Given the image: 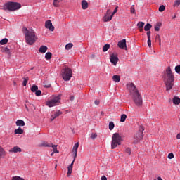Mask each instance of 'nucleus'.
I'll return each mask as SVG.
<instances>
[{
  "mask_svg": "<svg viewBox=\"0 0 180 180\" xmlns=\"http://www.w3.org/2000/svg\"><path fill=\"white\" fill-rule=\"evenodd\" d=\"M144 25H145L144 22L139 21L137 23L136 26L138 29H143L144 27Z\"/></svg>",
  "mask_w": 180,
  "mask_h": 180,
  "instance_id": "nucleus-27",
  "label": "nucleus"
},
{
  "mask_svg": "<svg viewBox=\"0 0 180 180\" xmlns=\"http://www.w3.org/2000/svg\"><path fill=\"white\" fill-rule=\"evenodd\" d=\"M62 1L63 0H53V6L55 8H60V4H61Z\"/></svg>",
  "mask_w": 180,
  "mask_h": 180,
  "instance_id": "nucleus-18",
  "label": "nucleus"
},
{
  "mask_svg": "<svg viewBox=\"0 0 180 180\" xmlns=\"http://www.w3.org/2000/svg\"><path fill=\"white\" fill-rule=\"evenodd\" d=\"M39 89V87L37 85H33L31 87L32 92H36Z\"/></svg>",
  "mask_w": 180,
  "mask_h": 180,
  "instance_id": "nucleus-37",
  "label": "nucleus"
},
{
  "mask_svg": "<svg viewBox=\"0 0 180 180\" xmlns=\"http://www.w3.org/2000/svg\"><path fill=\"white\" fill-rule=\"evenodd\" d=\"M15 134H23V129L20 127H18L17 129L14 131Z\"/></svg>",
  "mask_w": 180,
  "mask_h": 180,
  "instance_id": "nucleus-26",
  "label": "nucleus"
},
{
  "mask_svg": "<svg viewBox=\"0 0 180 180\" xmlns=\"http://www.w3.org/2000/svg\"><path fill=\"white\" fill-rule=\"evenodd\" d=\"M110 48V45L107 44L103 46V51L105 53V52H106L107 50H109Z\"/></svg>",
  "mask_w": 180,
  "mask_h": 180,
  "instance_id": "nucleus-31",
  "label": "nucleus"
},
{
  "mask_svg": "<svg viewBox=\"0 0 180 180\" xmlns=\"http://www.w3.org/2000/svg\"><path fill=\"white\" fill-rule=\"evenodd\" d=\"M52 56H53V54L51 53V52H48L45 54L46 60H51Z\"/></svg>",
  "mask_w": 180,
  "mask_h": 180,
  "instance_id": "nucleus-28",
  "label": "nucleus"
},
{
  "mask_svg": "<svg viewBox=\"0 0 180 180\" xmlns=\"http://www.w3.org/2000/svg\"><path fill=\"white\" fill-rule=\"evenodd\" d=\"M47 50H49V48L47 46H41L39 48V53H46V51H47Z\"/></svg>",
  "mask_w": 180,
  "mask_h": 180,
  "instance_id": "nucleus-17",
  "label": "nucleus"
},
{
  "mask_svg": "<svg viewBox=\"0 0 180 180\" xmlns=\"http://www.w3.org/2000/svg\"><path fill=\"white\" fill-rule=\"evenodd\" d=\"M92 58H95V55L91 56Z\"/></svg>",
  "mask_w": 180,
  "mask_h": 180,
  "instance_id": "nucleus-59",
  "label": "nucleus"
},
{
  "mask_svg": "<svg viewBox=\"0 0 180 180\" xmlns=\"http://www.w3.org/2000/svg\"><path fill=\"white\" fill-rule=\"evenodd\" d=\"M94 103H95V105H99V101L98 100H96L94 101Z\"/></svg>",
  "mask_w": 180,
  "mask_h": 180,
  "instance_id": "nucleus-51",
  "label": "nucleus"
},
{
  "mask_svg": "<svg viewBox=\"0 0 180 180\" xmlns=\"http://www.w3.org/2000/svg\"><path fill=\"white\" fill-rule=\"evenodd\" d=\"M22 33L25 36V41L27 44L32 46L37 41V36H36V32L33 29H27L24 27L22 28Z\"/></svg>",
  "mask_w": 180,
  "mask_h": 180,
  "instance_id": "nucleus-3",
  "label": "nucleus"
},
{
  "mask_svg": "<svg viewBox=\"0 0 180 180\" xmlns=\"http://www.w3.org/2000/svg\"><path fill=\"white\" fill-rule=\"evenodd\" d=\"M148 40H151V36H148Z\"/></svg>",
  "mask_w": 180,
  "mask_h": 180,
  "instance_id": "nucleus-56",
  "label": "nucleus"
},
{
  "mask_svg": "<svg viewBox=\"0 0 180 180\" xmlns=\"http://www.w3.org/2000/svg\"><path fill=\"white\" fill-rule=\"evenodd\" d=\"M25 108L26 110H27V112H29V108L27 107V105L26 104H25Z\"/></svg>",
  "mask_w": 180,
  "mask_h": 180,
  "instance_id": "nucleus-53",
  "label": "nucleus"
},
{
  "mask_svg": "<svg viewBox=\"0 0 180 180\" xmlns=\"http://www.w3.org/2000/svg\"><path fill=\"white\" fill-rule=\"evenodd\" d=\"M162 78L165 84L166 85V91H171V89H172V86H174V79L175 77L174 76V73H172L170 66L167 68Z\"/></svg>",
  "mask_w": 180,
  "mask_h": 180,
  "instance_id": "nucleus-2",
  "label": "nucleus"
},
{
  "mask_svg": "<svg viewBox=\"0 0 180 180\" xmlns=\"http://www.w3.org/2000/svg\"><path fill=\"white\" fill-rule=\"evenodd\" d=\"M110 63H112V64L113 65H117V62L119 61V58L117 57V55L112 53L110 56Z\"/></svg>",
  "mask_w": 180,
  "mask_h": 180,
  "instance_id": "nucleus-11",
  "label": "nucleus"
},
{
  "mask_svg": "<svg viewBox=\"0 0 180 180\" xmlns=\"http://www.w3.org/2000/svg\"><path fill=\"white\" fill-rule=\"evenodd\" d=\"M23 82H22V85H23V86H26V85H27V82H28V81H29V77H24L23 78Z\"/></svg>",
  "mask_w": 180,
  "mask_h": 180,
  "instance_id": "nucleus-32",
  "label": "nucleus"
},
{
  "mask_svg": "<svg viewBox=\"0 0 180 180\" xmlns=\"http://www.w3.org/2000/svg\"><path fill=\"white\" fill-rule=\"evenodd\" d=\"M54 153H55L54 152H52V153H51V156L53 157V156L54 155Z\"/></svg>",
  "mask_w": 180,
  "mask_h": 180,
  "instance_id": "nucleus-57",
  "label": "nucleus"
},
{
  "mask_svg": "<svg viewBox=\"0 0 180 180\" xmlns=\"http://www.w3.org/2000/svg\"><path fill=\"white\" fill-rule=\"evenodd\" d=\"M16 126H25V121L18 120L16 121Z\"/></svg>",
  "mask_w": 180,
  "mask_h": 180,
  "instance_id": "nucleus-29",
  "label": "nucleus"
},
{
  "mask_svg": "<svg viewBox=\"0 0 180 180\" xmlns=\"http://www.w3.org/2000/svg\"><path fill=\"white\" fill-rule=\"evenodd\" d=\"M60 101H61V94H58L51 100L46 102V106L49 108H53V106H58L60 105Z\"/></svg>",
  "mask_w": 180,
  "mask_h": 180,
  "instance_id": "nucleus-7",
  "label": "nucleus"
},
{
  "mask_svg": "<svg viewBox=\"0 0 180 180\" xmlns=\"http://www.w3.org/2000/svg\"><path fill=\"white\" fill-rule=\"evenodd\" d=\"M113 129H115V123H113V122H110L109 123V130H112Z\"/></svg>",
  "mask_w": 180,
  "mask_h": 180,
  "instance_id": "nucleus-38",
  "label": "nucleus"
},
{
  "mask_svg": "<svg viewBox=\"0 0 180 180\" xmlns=\"http://www.w3.org/2000/svg\"><path fill=\"white\" fill-rule=\"evenodd\" d=\"M78 147H79V143H76L72 148V153L73 154V161L70 164V165L68 166V176H70L71 174H72V167L74 165V162H75V159L77 158V155L78 154Z\"/></svg>",
  "mask_w": 180,
  "mask_h": 180,
  "instance_id": "nucleus-4",
  "label": "nucleus"
},
{
  "mask_svg": "<svg viewBox=\"0 0 180 180\" xmlns=\"http://www.w3.org/2000/svg\"><path fill=\"white\" fill-rule=\"evenodd\" d=\"M139 32H143V28H139Z\"/></svg>",
  "mask_w": 180,
  "mask_h": 180,
  "instance_id": "nucleus-58",
  "label": "nucleus"
},
{
  "mask_svg": "<svg viewBox=\"0 0 180 180\" xmlns=\"http://www.w3.org/2000/svg\"><path fill=\"white\" fill-rule=\"evenodd\" d=\"M112 79L115 82H120V77L117 75H113Z\"/></svg>",
  "mask_w": 180,
  "mask_h": 180,
  "instance_id": "nucleus-25",
  "label": "nucleus"
},
{
  "mask_svg": "<svg viewBox=\"0 0 180 180\" xmlns=\"http://www.w3.org/2000/svg\"><path fill=\"white\" fill-rule=\"evenodd\" d=\"M167 158H169V160H172V158H174V153H169Z\"/></svg>",
  "mask_w": 180,
  "mask_h": 180,
  "instance_id": "nucleus-46",
  "label": "nucleus"
},
{
  "mask_svg": "<svg viewBox=\"0 0 180 180\" xmlns=\"http://www.w3.org/2000/svg\"><path fill=\"white\" fill-rule=\"evenodd\" d=\"M10 153H22V149L18 146H15L13 148H12L10 150H9Z\"/></svg>",
  "mask_w": 180,
  "mask_h": 180,
  "instance_id": "nucleus-15",
  "label": "nucleus"
},
{
  "mask_svg": "<svg viewBox=\"0 0 180 180\" xmlns=\"http://www.w3.org/2000/svg\"><path fill=\"white\" fill-rule=\"evenodd\" d=\"M127 89L129 91V94L133 98V101L136 106H141L143 105V99L139 90L136 88V86L133 83L127 84Z\"/></svg>",
  "mask_w": 180,
  "mask_h": 180,
  "instance_id": "nucleus-1",
  "label": "nucleus"
},
{
  "mask_svg": "<svg viewBox=\"0 0 180 180\" xmlns=\"http://www.w3.org/2000/svg\"><path fill=\"white\" fill-rule=\"evenodd\" d=\"M165 11V6L162 5L159 7V12H164Z\"/></svg>",
  "mask_w": 180,
  "mask_h": 180,
  "instance_id": "nucleus-39",
  "label": "nucleus"
},
{
  "mask_svg": "<svg viewBox=\"0 0 180 180\" xmlns=\"http://www.w3.org/2000/svg\"><path fill=\"white\" fill-rule=\"evenodd\" d=\"M12 180H25V179L20 177V176H13L12 178Z\"/></svg>",
  "mask_w": 180,
  "mask_h": 180,
  "instance_id": "nucleus-42",
  "label": "nucleus"
},
{
  "mask_svg": "<svg viewBox=\"0 0 180 180\" xmlns=\"http://www.w3.org/2000/svg\"><path fill=\"white\" fill-rule=\"evenodd\" d=\"M45 27L46 29H49L50 32H54V27L53 26V22L51 20H48L45 22Z\"/></svg>",
  "mask_w": 180,
  "mask_h": 180,
  "instance_id": "nucleus-12",
  "label": "nucleus"
},
{
  "mask_svg": "<svg viewBox=\"0 0 180 180\" xmlns=\"http://www.w3.org/2000/svg\"><path fill=\"white\" fill-rule=\"evenodd\" d=\"M148 46L150 49H151V40H148Z\"/></svg>",
  "mask_w": 180,
  "mask_h": 180,
  "instance_id": "nucleus-49",
  "label": "nucleus"
},
{
  "mask_svg": "<svg viewBox=\"0 0 180 180\" xmlns=\"http://www.w3.org/2000/svg\"><path fill=\"white\" fill-rule=\"evenodd\" d=\"M62 77L64 81H70L72 77V70L68 67H65L62 73Z\"/></svg>",
  "mask_w": 180,
  "mask_h": 180,
  "instance_id": "nucleus-8",
  "label": "nucleus"
},
{
  "mask_svg": "<svg viewBox=\"0 0 180 180\" xmlns=\"http://www.w3.org/2000/svg\"><path fill=\"white\" fill-rule=\"evenodd\" d=\"M90 137H91V139H92L93 140H94V139H96V137H98V134L92 133V134H91Z\"/></svg>",
  "mask_w": 180,
  "mask_h": 180,
  "instance_id": "nucleus-43",
  "label": "nucleus"
},
{
  "mask_svg": "<svg viewBox=\"0 0 180 180\" xmlns=\"http://www.w3.org/2000/svg\"><path fill=\"white\" fill-rule=\"evenodd\" d=\"M153 27V25L150 23H147L144 27L145 32H150V29Z\"/></svg>",
  "mask_w": 180,
  "mask_h": 180,
  "instance_id": "nucleus-21",
  "label": "nucleus"
},
{
  "mask_svg": "<svg viewBox=\"0 0 180 180\" xmlns=\"http://www.w3.org/2000/svg\"><path fill=\"white\" fill-rule=\"evenodd\" d=\"M101 180H108V179L106 178V176H103L101 177Z\"/></svg>",
  "mask_w": 180,
  "mask_h": 180,
  "instance_id": "nucleus-52",
  "label": "nucleus"
},
{
  "mask_svg": "<svg viewBox=\"0 0 180 180\" xmlns=\"http://www.w3.org/2000/svg\"><path fill=\"white\" fill-rule=\"evenodd\" d=\"M8 39L4 38V39H1V40L0 41V44H1V46H4V44H6V43H8Z\"/></svg>",
  "mask_w": 180,
  "mask_h": 180,
  "instance_id": "nucleus-33",
  "label": "nucleus"
},
{
  "mask_svg": "<svg viewBox=\"0 0 180 180\" xmlns=\"http://www.w3.org/2000/svg\"><path fill=\"white\" fill-rule=\"evenodd\" d=\"M118 47L122 49V50H127V46H126V39H122L118 42Z\"/></svg>",
  "mask_w": 180,
  "mask_h": 180,
  "instance_id": "nucleus-13",
  "label": "nucleus"
},
{
  "mask_svg": "<svg viewBox=\"0 0 180 180\" xmlns=\"http://www.w3.org/2000/svg\"><path fill=\"white\" fill-rule=\"evenodd\" d=\"M174 70H175V71H176V72L177 74H180V65H177V66H176L175 68H174Z\"/></svg>",
  "mask_w": 180,
  "mask_h": 180,
  "instance_id": "nucleus-41",
  "label": "nucleus"
},
{
  "mask_svg": "<svg viewBox=\"0 0 180 180\" xmlns=\"http://www.w3.org/2000/svg\"><path fill=\"white\" fill-rule=\"evenodd\" d=\"M118 6L115 7V8L114 9L113 13H111L112 16H114L115 13H116L117 12V9H118Z\"/></svg>",
  "mask_w": 180,
  "mask_h": 180,
  "instance_id": "nucleus-48",
  "label": "nucleus"
},
{
  "mask_svg": "<svg viewBox=\"0 0 180 180\" xmlns=\"http://www.w3.org/2000/svg\"><path fill=\"white\" fill-rule=\"evenodd\" d=\"M74 47V44L72 43H69L65 45V50H71Z\"/></svg>",
  "mask_w": 180,
  "mask_h": 180,
  "instance_id": "nucleus-30",
  "label": "nucleus"
},
{
  "mask_svg": "<svg viewBox=\"0 0 180 180\" xmlns=\"http://www.w3.org/2000/svg\"><path fill=\"white\" fill-rule=\"evenodd\" d=\"M2 52L6 53V54H8V56H11V50L8 47L3 48Z\"/></svg>",
  "mask_w": 180,
  "mask_h": 180,
  "instance_id": "nucleus-22",
  "label": "nucleus"
},
{
  "mask_svg": "<svg viewBox=\"0 0 180 180\" xmlns=\"http://www.w3.org/2000/svg\"><path fill=\"white\" fill-rule=\"evenodd\" d=\"M55 168H57V165L55 166Z\"/></svg>",
  "mask_w": 180,
  "mask_h": 180,
  "instance_id": "nucleus-61",
  "label": "nucleus"
},
{
  "mask_svg": "<svg viewBox=\"0 0 180 180\" xmlns=\"http://www.w3.org/2000/svg\"><path fill=\"white\" fill-rule=\"evenodd\" d=\"M126 119H127V115H126V114H122L121 115L120 122H125Z\"/></svg>",
  "mask_w": 180,
  "mask_h": 180,
  "instance_id": "nucleus-34",
  "label": "nucleus"
},
{
  "mask_svg": "<svg viewBox=\"0 0 180 180\" xmlns=\"http://www.w3.org/2000/svg\"><path fill=\"white\" fill-rule=\"evenodd\" d=\"M156 39L159 41L160 46H161V37H160V34L156 35Z\"/></svg>",
  "mask_w": 180,
  "mask_h": 180,
  "instance_id": "nucleus-44",
  "label": "nucleus"
},
{
  "mask_svg": "<svg viewBox=\"0 0 180 180\" xmlns=\"http://www.w3.org/2000/svg\"><path fill=\"white\" fill-rule=\"evenodd\" d=\"M4 157H5V150L3 147L0 146V160L4 158Z\"/></svg>",
  "mask_w": 180,
  "mask_h": 180,
  "instance_id": "nucleus-24",
  "label": "nucleus"
},
{
  "mask_svg": "<svg viewBox=\"0 0 180 180\" xmlns=\"http://www.w3.org/2000/svg\"><path fill=\"white\" fill-rule=\"evenodd\" d=\"M53 143L46 142V141H44L40 144V147H51Z\"/></svg>",
  "mask_w": 180,
  "mask_h": 180,
  "instance_id": "nucleus-20",
  "label": "nucleus"
},
{
  "mask_svg": "<svg viewBox=\"0 0 180 180\" xmlns=\"http://www.w3.org/2000/svg\"><path fill=\"white\" fill-rule=\"evenodd\" d=\"M60 115H63V112H61L60 110H57L56 112H53V115H51V122H53L54 119L58 117V116H60Z\"/></svg>",
  "mask_w": 180,
  "mask_h": 180,
  "instance_id": "nucleus-14",
  "label": "nucleus"
},
{
  "mask_svg": "<svg viewBox=\"0 0 180 180\" xmlns=\"http://www.w3.org/2000/svg\"><path fill=\"white\" fill-rule=\"evenodd\" d=\"M130 12L133 15H136V8H134V5H132L130 8Z\"/></svg>",
  "mask_w": 180,
  "mask_h": 180,
  "instance_id": "nucleus-35",
  "label": "nucleus"
},
{
  "mask_svg": "<svg viewBox=\"0 0 180 180\" xmlns=\"http://www.w3.org/2000/svg\"><path fill=\"white\" fill-rule=\"evenodd\" d=\"M146 34H147V37L151 36V31H147Z\"/></svg>",
  "mask_w": 180,
  "mask_h": 180,
  "instance_id": "nucleus-50",
  "label": "nucleus"
},
{
  "mask_svg": "<svg viewBox=\"0 0 180 180\" xmlns=\"http://www.w3.org/2000/svg\"><path fill=\"white\" fill-rule=\"evenodd\" d=\"M143 131H144V127L141 126L139 127V131L134 136V144H137V143H139V141H140V140H141L143 137H144V134H143Z\"/></svg>",
  "mask_w": 180,
  "mask_h": 180,
  "instance_id": "nucleus-9",
  "label": "nucleus"
},
{
  "mask_svg": "<svg viewBox=\"0 0 180 180\" xmlns=\"http://www.w3.org/2000/svg\"><path fill=\"white\" fill-rule=\"evenodd\" d=\"M172 101H173L174 105H179L180 98H179V97L175 96H174Z\"/></svg>",
  "mask_w": 180,
  "mask_h": 180,
  "instance_id": "nucleus-16",
  "label": "nucleus"
},
{
  "mask_svg": "<svg viewBox=\"0 0 180 180\" xmlns=\"http://www.w3.org/2000/svg\"><path fill=\"white\" fill-rule=\"evenodd\" d=\"M179 5H180V0H176L174 2V6H179Z\"/></svg>",
  "mask_w": 180,
  "mask_h": 180,
  "instance_id": "nucleus-47",
  "label": "nucleus"
},
{
  "mask_svg": "<svg viewBox=\"0 0 180 180\" xmlns=\"http://www.w3.org/2000/svg\"><path fill=\"white\" fill-rule=\"evenodd\" d=\"M70 101H74L75 99V97L74 96H71L70 98Z\"/></svg>",
  "mask_w": 180,
  "mask_h": 180,
  "instance_id": "nucleus-54",
  "label": "nucleus"
},
{
  "mask_svg": "<svg viewBox=\"0 0 180 180\" xmlns=\"http://www.w3.org/2000/svg\"><path fill=\"white\" fill-rule=\"evenodd\" d=\"M122 144V136L119 133H115L112 135V141H111V148L115 150L116 147Z\"/></svg>",
  "mask_w": 180,
  "mask_h": 180,
  "instance_id": "nucleus-6",
  "label": "nucleus"
},
{
  "mask_svg": "<svg viewBox=\"0 0 180 180\" xmlns=\"http://www.w3.org/2000/svg\"><path fill=\"white\" fill-rule=\"evenodd\" d=\"M126 154H128V155H130L131 154V149L130 148H127L125 149Z\"/></svg>",
  "mask_w": 180,
  "mask_h": 180,
  "instance_id": "nucleus-40",
  "label": "nucleus"
},
{
  "mask_svg": "<svg viewBox=\"0 0 180 180\" xmlns=\"http://www.w3.org/2000/svg\"><path fill=\"white\" fill-rule=\"evenodd\" d=\"M20 8H22V5L20 3L12 1L6 3L3 6L4 11H11V12L18 11V9H20Z\"/></svg>",
  "mask_w": 180,
  "mask_h": 180,
  "instance_id": "nucleus-5",
  "label": "nucleus"
},
{
  "mask_svg": "<svg viewBox=\"0 0 180 180\" xmlns=\"http://www.w3.org/2000/svg\"><path fill=\"white\" fill-rule=\"evenodd\" d=\"M13 84L14 86H16V85H17L16 82L13 81Z\"/></svg>",
  "mask_w": 180,
  "mask_h": 180,
  "instance_id": "nucleus-55",
  "label": "nucleus"
},
{
  "mask_svg": "<svg viewBox=\"0 0 180 180\" xmlns=\"http://www.w3.org/2000/svg\"><path fill=\"white\" fill-rule=\"evenodd\" d=\"M34 68H32L31 70H33Z\"/></svg>",
  "mask_w": 180,
  "mask_h": 180,
  "instance_id": "nucleus-62",
  "label": "nucleus"
},
{
  "mask_svg": "<svg viewBox=\"0 0 180 180\" xmlns=\"http://www.w3.org/2000/svg\"><path fill=\"white\" fill-rule=\"evenodd\" d=\"M51 147H52L53 153H59V151L57 150V145H53L52 143V146H51Z\"/></svg>",
  "mask_w": 180,
  "mask_h": 180,
  "instance_id": "nucleus-36",
  "label": "nucleus"
},
{
  "mask_svg": "<svg viewBox=\"0 0 180 180\" xmlns=\"http://www.w3.org/2000/svg\"><path fill=\"white\" fill-rule=\"evenodd\" d=\"M82 8L84 10L88 9V1H86V0L82 1Z\"/></svg>",
  "mask_w": 180,
  "mask_h": 180,
  "instance_id": "nucleus-19",
  "label": "nucleus"
},
{
  "mask_svg": "<svg viewBox=\"0 0 180 180\" xmlns=\"http://www.w3.org/2000/svg\"><path fill=\"white\" fill-rule=\"evenodd\" d=\"M161 26H162V23L157 22V24L155 25V32H160V27H161Z\"/></svg>",
  "mask_w": 180,
  "mask_h": 180,
  "instance_id": "nucleus-23",
  "label": "nucleus"
},
{
  "mask_svg": "<svg viewBox=\"0 0 180 180\" xmlns=\"http://www.w3.org/2000/svg\"><path fill=\"white\" fill-rule=\"evenodd\" d=\"M113 19V15L112 14V11L110 9H108L106 13L103 17V22H110Z\"/></svg>",
  "mask_w": 180,
  "mask_h": 180,
  "instance_id": "nucleus-10",
  "label": "nucleus"
},
{
  "mask_svg": "<svg viewBox=\"0 0 180 180\" xmlns=\"http://www.w3.org/2000/svg\"><path fill=\"white\" fill-rule=\"evenodd\" d=\"M35 95L36 96H40V95H41V91L38 89L37 91H35Z\"/></svg>",
  "mask_w": 180,
  "mask_h": 180,
  "instance_id": "nucleus-45",
  "label": "nucleus"
},
{
  "mask_svg": "<svg viewBox=\"0 0 180 180\" xmlns=\"http://www.w3.org/2000/svg\"><path fill=\"white\" fill-rule=\"evenodd\" d=\"M175 18H176V16H174V17H173V19H175Z\"/></svg>",
  "mask_w": 180,
  "mask_h": 180,
  "instance_id": "nucleus-60",
  "label": "nucleus"
}]
</instances>
